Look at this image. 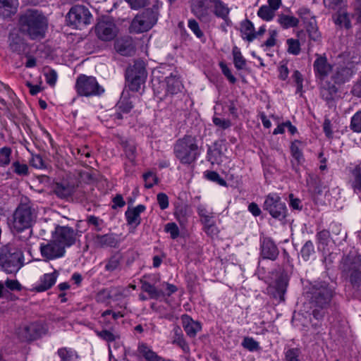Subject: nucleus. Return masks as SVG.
Returning a JSON list of instances; mask_svg holds the SVG:
<instances>
[{
  "mask_svg": "<svg viewBox=\"0 0 361 361\" xmlns=\"http://www.w3.org/2000/svg\"><path fill=\"white\" fill-rule=\"evenodd\" d=\"M55 194L61 198H66L71 196L75 191V187L73 185H71L68 183H57L54 186Z\"/></svg>",
  "mask_w": 361,
  "mask_h": 361,
  "instance_id": "obj_28",
  "label": "nucleus"
},
{
  "mask_svg": "<svg viewBox=\"0 0 361 361\" xmlns=\"http://www.w3.org/2000/svg\"><path fill=\"white\" fill-rule=\"evenodd\" d=\"M35 216V210L30 204H20L13 214L14 228L20 231L30 227Z\"/></svg>",
  "mask_w": 361,
  "mask_h": 361,
  "instance_id": "obj_8",
  "label": "nucleus"
},
{
  "mask_svg": "<svg viewBox=\"0 0 361 361\" xmlns=\"http://www.w3.org/2000/svg\"><path fill=\"white\" fill-rule=\"evenodd\" d=\"M40 252L47 260H52L63 257L66 250L63 249V245H61L52 238L46 243L40 245Z\"/></svg>",
  "mask_w": 361,
  "mask_h": 361,
  "instance_id": "obj_14",
  "label": "nucleus"
},
{
  "mask_svg": "<svg viewBox=\"0 0 361 361\" xmlns=\"http://www.w3.org/2000/svg\"><path fill=\"white\" fill-rule=\"evenodd\" d=\"M183 326L188 334L190 337H195L198 331L201 329L199 322L193 321L189 316L183 315L182 317Z\"/></svg>",
  "mask_w": 361,
  "mask_h": 361,
  "instance_id": "obj_24",
  "label": "nucleus"
},
{
  "mask_svg": "<svg viewBox=\"0 0 361 361\" xmlns=\"http://www.w3.org/2000/svg\"><path fill=\"white\" fill-rule=\"evenodd\" d=\"M233 56V63L238 70L244 69L246 66V60L243 56L240 49L237 47H234L232 50Z\"/></svg>",
  "mask_w": 361,
  "mask_h": 361,
  "instance_id": "obj_40",
  "label": "nucleus"
},
{
  "mask_svg": "<svg viewBox=\"0 0 361 361\" xmlns=\"http://www.w3.org/2000/svg\"><path fill=\"white\" fill-rule=\"evenodd\" d=\"M44 76L47 84H49L51 86L55 85L58 75L54 70L51 68L45 69Z\"/></svg>",
  "mask_w": 361,
  "mask_h": 361,
  "instance_id": "obj_54",
  "label": "nucleus"
},
{
  "mask_svg": "<svg viewBox=\"0 0 361 361\" xmlns=\"http://www.w3.org/2000/svg\"><path fill=\"white\" fill-rule=\"evenodd\" d=\"M133 9H139L146 6L149 0H125Z\"/></svg>",
  "mask_w": 361,
  "mask_h": 361,
  "instance_id": "obj_61",
  "label": "nucleus"
},
{
  "mask_svg": "<svg viewBox=\"0 0 361 361\" xmlns=\"http://www.w3.org/2000/svg\"><path fill=\"white\" fill-rule=\"evenodd\" d=\"M254 32L255 27L250 20H245L241 23V32L243 39L249 42L253 41L256 38V35H254Z\"/></svg>",
  "mask_w": 361,
  "mask_h": 361,
  "instance_id": "obj_33",
  "label": "nucleus"
},
{
  "mask_svg": "<svg viewBox=\"0 0 361 361\" xmlns=\"http://www.w3.org/2000/svg\"><path fill=\"white\" fill-rule=\"evenodd\" d=\"M309 37L314 41H319L321 39V34L318 30L316 20H312L311 22L305 24Z\"/></svg>",
  "mask_w": 361,
  "mask_h": 361,
  "instance_id": "obj_39",
  "label": "nucleus"
},
{
  "mask_svg": "<svg viewBox=\"0 0 361 361\" xmlns=\"http://www.w3.org/2000/svg\"><path fill=\"white\" fill-rule=\"evenodd\" d=\"M145 210V207L142 204H139L133 209H128L126 212V217L128 224L137 227L140 224L141 218L140 214Z\"/></svg>",
  "mask_w": 361,
  "mask_h": 361,
  "instance_id": "obj_21",
  "label": "nucleus"
},
{
  "mask_svg": "<svg viewBox=\"0 0 361 361\" xmlns=\"http://www.w3.org/2000/svg\"><path fill=\"white\" fill-rule=\"evenodd\" d=\"M9 47L12 51L21 54L25 51L27 46L23 39L16 34H11L9 37Z\"/></svg>",
  "mask_w": 361,
  "mask_h": 361,
  "instance_id": "obj_27",
  "label": "nucleus"
},
{
  "mask_svg": "<svg viewBox=\"0 0 361 361\" xmlns=\"http://www.w3.org/2000/svg\"><path fill=\"white\" fill-rule=\"evenodd\" d=\"M188 27L198 38L203 37L204 34L200 30L198 23L195 20H189Z\"/></svg>",
  "mask_w": 361,
  "mask_h": 361,
  "instance_id": "obj_59",
  "label": "nucleus"
},
{
  "mask_svg": "<svg viewBox=\"0 0 361 361\" xmlns=\"http://www.w3.org/2000/svg\"><path fill=\"white\" fill-rule=\"evenodd\" d=\"M97 37L103 41L113 39V21L109 16H103L96 26Z\"/></svg>",
  "mask_w": 361,
  "mask_h": 361,
  "instance_id": "obj_15",
  "label": "nucleus"
},
{
  "mask_svg": "<svg viewBox=\"0 0 361 361\" xmlns=\"http://www.w3.org/2000/svg\"><path fill=\"white\" fill-rule=\"evenodd\" d=\"M310 300L315 307L325 309L329 307L334 295V290L326 282H319L311 288Z\"/></svg>",
  "mask_w": 361,
  "mask_h": 361,
  "instance_id": "obj_6",
  "label": "nucleus"
},
{
  "mask_svg": "<svg viewBox=\"0 0 361 361\" xmlns=\"http://www.w3.org/2000/svg\"><path fill=\"white\" fill-rule=\"evenodd\" d=\"M212 121L214 124L221 130L227 129L231 126V122L228 119L214 116Z\"/></svg>",
  "mask_w": 361,
  "mask_h": 361,
  "instance_id": "obj_56",
  "label": "nucleus"
},
{
  "mask_svg": "<svg viewBox=\"0 0 361 361\" xmlns=\"http://www.w3.org/2000/svg\"><path fill=\"white\" fill-rule=\"evenodd\" d=\"M352 187L355 192L361 191V171L360 168L356 166L352 171Z\"/></svg>",
  "mask_w": 361,
  "mask_h": 361,
  "instance_id": "obj_44",
  "label": "nucleus"
},
{
  "mask_svg": "<svg viewBox=\"0 0 361 361\" xmlns=\"http://www.w3.org/2000/svg\"><path fill=\"white\" fill-rule=\"evenodd\" d=\"M174 215L180 225H185L190 215L189 208L185 204L177 205L174 212Z\"/></svg>",
  "mask_w": 361,
  "mask_h": 361,
  "instance_id": "obj_36",
  "label": "nucleus"
},
{
  "mask_svg": "<svg viewBox=\"0 0 361 361\" xmlns=\"http://www.w3.org/2000/svg\"><path fill=\"white\" fill-rule=\"evenodd\" d=\"M143 179L145 186L147 188H151L158 183V178L156 175L150 171L143 174Z\"/></svg>",
  "mask_w": 361,
  "mask_h": 361,
  "instance_id": "obj_51",
  "label": "nucleus"
},
{
  "mask_svg": "<svg viewBox=\"0 0 361 361\" xmlns=\"http://www.w3.org/2000/svg\"><path fill=\"white\" fill-rule=\"evenodd\" d=\"M300 351L297 348H291L286 353V361H300L299 357Z\"/></svg>",
  "mask_w": 361,
  "mask_h": 361,
  "instance_id": "obj_62",
  "label": "nucleus"
},
{
  "mask_svg": "<svg viewBox=\"0 0 361 361\" xmlns=\"http://www.w3.org/2000/svg\"><path fill=\"white\" fill-rule=\"evenodd\" d=\"M137 350L140 355L142 356L146 361H164L145 343L140 344Z\"/></svg>",
  "mask_w": 361,
  "mask_h": 361,
  "instance_id": "obj_30",
  "label": "nucleus"
},
{
  "mask_svg": "<svg viewBox=\"0 0 361 361\" xmlns=\"http://www.w3.org/2000/svg\"><path fill=\"white\" fill-rule=\"evenodd\" d=\"M11 148L4 147L0 149V166H8L11 163Z\"/></svg>",
  "mask_w": 361,
  "mask_h": 361,
  "instance_id": "obj_46",
  "label": "nucleus"
},
{
  "mask_svg": "<svg viewBox=\"0 0 361 361\" xmlns=\"http://www.w3.org/2000/svg\"><path fill=\"white\" fill-rule=\"evenodd\" d=\"M176 157L183 164H190L195 161L200 154L197 140L192 135H185L178 139L174 145Z\"/></svg>",
  "mask_w": 361,
  "mask_h": 361,
  "instance_id": "obj_2",
  "label": "nucleus"
},
{
  "mask_svg": "<svg viewBox=\"0 0 361 361\" xmlns=\"http://www.w3.org/2000/svg\"><path fill=\"white\" fill-rule=\"evenodd\" d=\"M261 255L264 259L275 260L279 255V250L270 238H264L261 245Z\"/></svg>",
  "mask_w": 361,
  "mask_h": 361,
  "instance_id": "obj_19",
  "label": "nucleus"
},
{
  "mask_svg": "<svg viewBox=\"0 0 361 361\" xmlns=\"http://www.w3.org/2000/svg\"><path fill=\"white\" fill-rule=\"evenodd\" d=\"M277 21L284 29L297 27L299 23V20L297 18L286 14L279 15Z\"/></svg>",
  "mask_w": 361,
  "mask_h": 361,
  "instance_id": "obj_35",
  "label": "nucleus"
},
{
  "mask_svg": "<svg viewBox=\"0 0 361 361\" xmlns=\"http://www.w3.org/2000/svg\"><path fill=\"white\" fill-rule=\"evenodd\" d=\"M93 241L97 247H104L111 244L112 238L111 235L109 234L104 235H97L94 238Z\"/></svg>",
  "mask_w": 361,
  "mask_h": 361,
  "instance_id": "obj_50",
  "label": "nucleus"
},
{
  "mask_svg": "<svg viewBox=\"0 0 361 361\" xmlns=\"http://www.w3.org/2000/svg\"><path fill=\"white\" fill-rule=\"evenodd\" d=\"M173 338L172 343L178 345L185 353H189L190 348L183 338L181 329L179 326H175L173 329Z\"/></svg>",
  "mask_w": 361,
  "mask_h": 361,
  "instance_id": "obj_34",
  "label": "nucleus"
},
{
  "mask_svg": "<svg viewBox=\"0 0 361 361\" xmlns=\"http://www.w3.org/2000/svg\"><path fill=\"white\" fill-rule=\"evenodd\" d=\"M128 293L129 290L128 288H118L116 289V293L114 294V301L120 300V303H118L117 305L119 306L121 310L118 312L114 310V319H116L117 317H123L124 315L126 305L125 298L128 296Z\"/></svg>",
  "mask_w": 361,
  "mask_h": 361,
  "instance_id": "obj_23",
  "label": "nucleus"
},
{
  "mask_svg": "<svg viewBox=\"0 0 361 361\" xmlns=\"http://www.w3.org/2000/svg\"><path fill=\"white\" fill-rule=\"evenodd\" d=\"M210 0H191V12L202 22H209L212 18Z\"/></svg>",
  "mask_w": 361,
  "mask_h": 361,
  "instance_id": "obj_12",
  "label": "nucleus"
},
{
  "mask_svg": "<svg viewBox=\"0 0 361 361\" xmlns=\"http://www.w3.org/2000/svg\"><path fill=\"white\" fill-rule=\"evenodd\" d=\"M303 147V143L298 140L292 142L290 145L292 157L298 165L301 164L304 161V157L302 152Z\"/></svg>",
  "mask_w": 361,
  "mask_h": 361,
  "instance_id": "obj_32",
  "label": "nucleus"
},
{
  "mask_svg": "<svg viewBox=\"0 0 361 361\" xmlns=\"http://www.w3.org/2000/svg\"><path fill=\"white\" fill-rule=\"evenodd\" d=\"M23 264L22 250L5 247L0 255V267L7 274L16 273Z\"/></svg>",
  "mask_w": 361,
  "mask_h": 361,
  "instance_id": "obj_4",
  "label": "nucleus"
},
{
  "mask_svg": "<svg viewBox=\"0 0 361 361\" xmlns=\"http://www.w3.org/2000/svg\"><path fill=\"white\" fill-rule=\"evenodd\" d=\"M57 276L56 271L44 274L40 279V283L35 287V289L37 292H42L49 289L56 283Z\"/></svg>",
  "mask_w": 361,
  "mask_h": 361,
  "instance_id": "obj_25",
  "label": "nucleus"
},
{
  "mask_svg": "<svg viewBox=\"0 0 361 361\" xmlns=\"http://www.w3.org/2000/svg\"><path fill=\"white\" fill-rule=\"evenodd\" d=\"M157 202L162 210L169 207V198L165 193L161 192L157 195Z\"/></svg>",
  "mask_w": 361,
  "mask_h": 361,
  "instance_id": "obj_64",
  "label": "nucleus"
},
{
  "mask_svg": "<svg viewBox=\"0 0 361 361\" xmlns=\"http://www.w3.org/2000/svg\"><path fill=\"white\" fill-rule=\"evenodd\" d=\"M75 87L80 96H98L104 92V88L99 85L95 78L85 75L78 77Z\"/></svg>",
  "mask_w": 361,
  "mask_h": 361,
  "instance_id": "obj_9",
  "label": "nucleus"
},
{
  "mask_svg": "<svg viewBox=\"0 0 361 361\" xmlns=\"http://www.w3.org/2000/svg\"><path fill=\"white\" fill-rule=\"evenodd\" d=\"M165 231L169 233L173 239L176 238L179 235V229L175 223H169L165 226Z\"/></svg>",
  "mask_w": 361,
  "mask_h": 361,
  "instance_id": "obj_60",
  "label": "nucleus"
},
{
  "mask_svg": "<svg viewBox=\"0 0 361 361\" xmlns=\"http://www.w3.org/2000/svg\"><path fill=\"white\" fill-rule=\"evenodd\" d=\"M242 345L245 348H246L250 351H253V350H256L259 349V343L255 340H254L252 338H250V337H245L243 339Z\"/></svg>",
  "mask_w": 361,
  "mask_h": 361,
  "instance_id": "obj_58",
  "label": "nucleus"
},
{
  "mask_svg": "<svg viewBox=\"0 0 361 361\" xmlns=\"http://www.w3.org/2000/svg\"><path fill=\"white\" fill-rule=\"evenodd\" d=\"M331 78L336 84H343L348 81L351 75L352 71L350 68L344 66L333 67L331 71Z\"/></svg>",
  "mask_w": 361,
  "mask_h": 361,
  "instance_id": "obj_20",
  "label": "nucleus"
},
{
  "mask_svg": "<svg viewBox=\"0 0 361 361\" xmlns=\"http://www.w3.org/2000/svg\"><path fill=\"white\" fill-rule=\"evenodd\" d=\"M330 237L329 231L327 230H322L317 233V238L319 245H322V248L327 245Z\"/></svg>",
  "mask_w": 361,
  "mask_h": 361,
  "instance_id": "obj_57",
  "label": "nucleus"
},
{
  "mask_svg": "<svg viewBox=\"0 0 361 361\" xmlns=\"http://www.w3.org/2000/svg\"><path fill=\"white\" fill-rule=\"evenodd\" d=\"M78 233L71 228L68 226H57L53 233L54 238L63 249L70 247L75 243Z\"/></svg>",
  "mask_w": 361,
  "mask_h": 361,
  "instance_id": "obj_13",
  "label": "nucleus"
},
{
  "mask_svg": "<svg viewBox=\"0 0 361 361\" xmlns=\"http://www.w3.org/2000/svg\"><path fill=\"white\" fill-rule=\"evenodd\" d=\"M334 22L341 27L349 29L351 27V23L349 16L344 10H341L334 16Z\"/></svg>",
  "mask_w": 361,
  "mask_h": 361,
  "instance_id": "obj_38",
  "label": "nucleus"
},
{
  "mask_svg": "<svg viewBox=\"0 0 361 361\" xmlns=\"http://www.w3.org/2000/svg\"><path fill=\"white\" fill-rule=\"evenodd\" d=\"M263 209L274 219L282 220L286 216L287 209L280 196L276 193L269 194L264 200Z\"/></svg>",
  "mask_w": 361,
  "mask_h": 361,
  "instance_id": "obj_11",
  "label": "nucleus"
},
{
  "mask_svg": "<svg viewBox=\"0 0 361 361\" xmlns=\"http://www.w3.org/2000/svg\"><path fill=\"white\" fill-rule=\"evenodd\" d=\"M257 16L264 20L269 21L274 17L275 11L270 6L264 5L259 8Z\"/></svg>",
  "mask_w": 361,
  "mask_h": 361,
  "instance_id": "obj_43",
  "label": "nucleus"
},
{
  "mask_svg": "<svg viewBox=\"0 0 361 361\" xmlns=\"http://www.w3.org/2000/svg\"><path fill=\"white\" fill-rule=\"evenodd\" d=\"M213 6V13L217 17L224 20V24L231 25V21L229 18L230 8L228 5L221 0H210Z\"/></svg>",
  "mask_w": 361,
  "mask_h": 361,
  "instance_id": "obj_18",
  "label": "nucleus"
},
{
  "mask_svg": "<svg viewBox=\"0 0 361 361\" xmlns=\"http://www.w3.org/2000/svg\"><path fill=\"white\" fill-rule=\"evenodd\" d=\"M287 44L288 46V51L290 54L298 55L300 51V45L298 39H287Z\"/></svg>",
  "mask_w": 361,
  "mask_h": 361,
  "instance_id": "obj_52",
  "label": "nucleus"
},
{
  "mask_svg": "<svg viewBox=\"0 0 361 361\" xmlns=\"http://www.w3.org/2000/svg\"><path fill=\"white\" fill-rule=\"evenodd\" d=\"M341 269L354 288L361 290V258L349 255L343 258Z\"/></svg>",
  "mask_w": 361,
  "mask_h": 361,
  "instance_id": "obj_3",
  "label": "nucleus"
},
{
  "mask_svg": "<svg viewBox=\"0 0 361 361\" xmlns=\"http://www.w3.org/2000/svg\"><path fill=\"white\" fill-rule=\"evenodd\" d=\"M20 28L32 39L42 37L47 27L44 16L37 10H28L20 18Z\"/></svg>",
  "mask_w": 361,
  "mask_h": 361,
  "instance_id": "obj_1",
  "label": "nucleus"
},
{
  "mask_svg": "<svg viewBox=\"0 0 361 361\" xmlns=\"http://www.w3.org/2000/svg\"><path fill=\"white\" fill-rule=\"evenodd\" d=\"M204 173L205 177L208 180L216 182L220 185H226V181L222 178L220 177L219 174L217 172L213 171H207Z\"/></svg>",
  "mask_w": 361,
  "mask_h": 361,
  "instance_id": "obj_55",
  "label": "nucleus"
},
{
  "mask_svg": "<svg viewBox=\"0 0 361 361\" xmlns=\"http://www.w3.org/2000/svg\"><path fill=\"white\" fill-rule=\"evenodd\" d=\"M297 14L302 19L304 24L311 22L312 20H316L314 15L307 7L300 8L297 11Z\"/></svg>",
  "mask_w": 361,
  "mask_h": 361,
  "instance_id": "obj_48",
  "label": "nucleus"
},
{
  "mask_svg": "<svg viewBox=\"0 0 361 361\" xmlns=\"http://www.w3.org/2000/svg\"><path fill=\"white\" fill-rule=\"evenodd\" d=\"M220 68L222 71V73L224 75L228 78V80L231 83H235L236 82V78L232 75L231 70L228 68V67L223 62H221L219 63Z\"/></svg>",
  "mask_w": 361,
  "mask_h": 361,
  "instance_id": "obj_63",
  "label": "nucleus"
},
{
  "mask_svg": "<svg viewBox=\"0 0 361 361\" xmlns=\"http://www.w3.org/2000/svg\"><path fill=\"white\" fill-rule=\"evenodd\" d=\"M140 283L142 290L147 293L150 298L158 300L161 298L165 297L164 291L157 289L154 286L150 284L149 282L141 280Z\"/></svg>",
  "mask_w": 361,
  "mask_h": 361,
  "instance_id": "obj_29",
  "label": "nucleus"
},
{
  "mask_svg": "<svg viewBox=\"0 0 361 361\" xmlns=\"http://www.w3.org/2000/svg\"><path fill=\"white\" fill-rule=\"evenodd\" d=\"M13 171L18 176H27L29 173L28 166L26 164L15 161L12 164Z\"/></svg>",
  "mask_w": 361,
  "mask_h": 361,
  "instance_id": "obj_53",
  "label": "nucleus"
},
{
  "mask_svg": "<svg viewBox=\"0 0 361 361\" xmlns=\"http://www.w3.org/2000/svg\"><path fill=\"white\" fill-rule=\"evenodd\" d=\"M313 67L316 76L321 80H324L331 73L334 66L328 62L326 56H318L314 62Z\"/></svg>",
  "mask_w": 361,
  "mask_h": 361,
  "instance_id": "obj_17",
  "label": "nucleus"
},
{
  "mask_svg": "<svg viewBox=\"0 0 361 361\" xmlns=\"http://www.w3.org/2000/svg\"><path fill=\"white\" fill-rule=\"evenodd\" d=\"M18 6V0H0V16L11 17L16 13Z\"/></svg>",
  "mask_w": 361,
  "mask_h": 361,
  "instance_id": "obj_22",
  "label": "nucleus"
},
{
  "mask_svg": "<svg viewBox=\"0 0 361 361\" xmlns=\"http://www.w3.org/2000/svg\"><path fill=\"white\" fill-rule=\"evenodd\" d=\"M288 286V281L283 276L279 277L273 286L274 291L272 293V295L274 298H279L281 302H283L285 300L284 294L286 291V288Z\"/></svg>",
  "mask_w": 361,
  "mask_h": 361,
  "instance_id": "obj_26",
  "label": "nucleus"
},
{
  "mask_svg": "<svg viewBox=\"0 0 361 361\" xmlns=\"http://www.w3.org/2000/svg\"><path fill=\"white\" fill-rule=\"evenodd\" d=\"M350 129L354 133H361V110L352 116Z\"/></svg>",
  "mask_w": 361,
  "mask_h": 361,
  "instance_id": "obj_47",
  "label": "nucleus"
},
{
  "mask_svg": "<svg viewBox=\"0 0 361 361\" xmlns=\"http://www.w3.org/2000/svg\"><path fill=\"white\" fill-rule=\"evenodd\" d=\"M320 95L326 101L329 106H333L335 102L338 99V89L335 85L329 82H324L320 87Z\"/></svg>",
  "mask_w": 361,
  "mask_h": 361,
  "instance_id": "obj_16",
  "label": "nucleus"
},
{
  "mask_svg": "<svg viewBox=\"0 0 361 361\" xmlns=\"http://www.w3.org/2000/svg\"><path fill=\"white\" fill-rule=\"evenodd\" d=\"M157 12L152 8L145 9L137 14L131 21L130 32L142 33L149 30L157 22Z\"/></svg>",
  "mask_w": 361,
  "mask_h": 361,
  "instance_id": "obj_7",
  "label": "nucleus"
},
{
  "mask_svg": "<svg viewBox=\"0 0 361 361\" xmlns=\"http://www.w3.org/2000/svg\"><path fill=\"white\" fill-rule=\"evenodd\" d=\"M92 19V15L89 9L86 6L79 4L71 7L67 14V20L69 25L79 29L90 25Z\"/></svg>",
  "mask_w": 361,
  "mask_h": 361,
  "instance_id": "obj_10",
  "label": "nucleus"
},
{
  "mask_svg": "<svg viewBox=\"0 0 361 361\" xmlns=\"http://www.w3.org/2000/svg\"><path fill=\"white\" fill-rule=\"evenodd\" d=\"M307 185L309 190L314 195H321L322 190V182L320 178L315 174H309L307 178Z\"/></svg>",
  "mask_w": 361,
  "mask_h": 361,
  "instance_id": "obj_31",
  "label": "nucleus"
},
{
  "mask_svg": "<svg viewBox=\"0 0 361 361\" xmlns=\"http://www.w3.org/2000/svg\"><path fill=\"white\" fill-rule=\"evenodd\" d=\"M314 253V245L311 240H307L302 246L300 254L303 259L308 260L310 256Z\"/></svg>",
  "mask_w": 361,
  "mask_h": 361,
  "instance_id": "obj_49",
  "label": "nucleus"
},
{
  "mask_svg": "<svg viewBox=\"0 0 361 361\" xmlns=\"http://www.w3.org/2000/svg\"><path fill=\"white\" fill-rule=\"evenodd\" d=\"M121 145L127 159L132 163H134L136 157L135 143L132 140H125L121 142Z\"/></svg>",
  "mask_w": 361,
  "mask_h": 361,
  "instance_id": "obj_37",
  "label": "nucleus"
},
{
  "mask_svg": "<svg viewBox=\"0 0 361 361\" xmlns=\"http://www.w3.org/2000/svg\"><path fill=\"white\" fill-rule=\"evenodd\" d=\"M166 82L167 90L171 94H175L180 90V81L176 76L171 75L169 77H167Z\"/></svg>",
  "mask_w": 361,
  "mask_h": 361,
  "instance_id": "obj_42",
  "label": "nucleus"
},
{
  "mask_svg": "<svg viewBox=\"0 0 361 361\" xmlns=\"http://www.w3.org/2000/svg\"><path fill=\"white\" fill-rule=\"evenodd\" d=\"M147 77L146 63L142 59L135 60L134 64L126 70V78L129 82L130 90L133 92H138L140 90Z\"/></svg>",
  "mask_w": 361,
  "mask_h": 361,
  "instance_id": "obj_5",
  "label": "nucleus"
},
{
  "mask_svg": "<svg viewBox=\"0 0 361 361\" xmlns=\"http://www.w3.org/2000/svg\"><path fill=\"white\" fill-rule=\"evenodd\" d=\"M118 109H120L123 112L128 113L129 112L133 105V102L130 100V98L128 94H122V96L120 100L118 102Z\"/></svg>",
  "mask_w": 361,
  "mask_h": 361,
  "instance_id": "obj_45",
  "label": "nucleus"
},
{
  "mask_svg": "<svg viewBox=\"0 0 361 361\" xmlns=\"http://www.w3.org/2000/svg\"><path fill=\"white\" fill-rule=\"evenodd\" d=\"M58 355L61 361H78V356L74 350L66 348H60Z\"/></svg>",
  "mask_w": 361,
  "mask_h": 361,
  "instance_id": "obj_41",
  "label": "nucleus"
}]
</instances>
